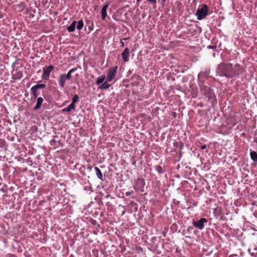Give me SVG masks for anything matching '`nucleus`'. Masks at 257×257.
Masks as SVG:
<instances>
[{"instance_id": "nucleus-20", "label": "nucleus", "mask_w": 257, "mask_h": 257, "mask_svg": "<svg viewBox=\"0 0 257 257\" xmlns=\"http://www.w3.org/2000/svg\"><path fill=\"white\" fill-rule=\"evenodd\" d=\"M105 79V75H101V76L98 77L96 81V84L97 85H99V84H101L104 81Z\"/></svg>"}, {"instance_id": "nucleus-25", "label": "nucleus", "mask_w": 257, "mask_h": 257, "mask_svg": "<svg viewBox=\"0 0 257 257\" xmlns=\"http://www.w3.org/2000/svg\"><path fill=\"white\" fill-rule=\"evenodd\" d=\"M208 48L210 49H214L216 48V46L209 45Z\"/></svg>"}, {"instance_id": "nucleus-16", "label": "nucleus", "mask_w": 257, "mask_h": 257, "mask_svg": "<svg viewBox=\"0 0 257 257\" xmlns=\"http://www.w3.org/2000/svg\"><path fill=\"white\" fill-rule=\"evenodd\" d=\"M75 105L73 103H71L67 107L64 108L62 109L63 112H70L72 109L75 110Z\"/></svg>"}, {"instance_id": "nucleus-14", "label": "nucleus", "mask_w": 257, "mask_h": 257, "mask_svg": "<svg viewBox=\"0 0 257 257\" xmlns=\"http://www.w3.org/2000/svg\"><path fill=\"white\" fill-rule=\"evenodd\" d=\"M76 23V21H74L69 26L67 27V29L69 32H73L75 31Z\"/></svg>"}, {"instance_id": "nucleus-21", "label": "nucleus", "mask_w": 257, "mask_h": 257, "mask_svg": "<svg viewBox=\"0 0 257 257\" xmlns=\"http://www.w3.org/2000/svg\"><path fill=\"white\" fill-rule=\"evenodd\" d=\"M83 26H84L83 21L82 20H79L78 22L77 29L78 30H81L83 28Z\"/></svg>"}, {"instance_id": "nucleus-32", "label": "nucleus", "mask_w": 257, "mask_h": 257, "mask_svg": "<svg viewBox=\"0 0 257 257\" xmlns=\"http://www.w3.org/2000/svg\"><path fill=\"white\" fill-rule=\"evenodd\" d=\"M89 30H91V27H89Z\"/></svg>"}, {"instance_id": "nucleus-24", "label": "nucleus", "mask_w": 257, "mask_h": 257, "mask_svg": "<svg viewBox=\"0 0 257 257\" xmlns=\"http://www.w3.org/2000/svg\"><path fill=\"white\" fill-rule=\"evenodd\" d=\"M133 191H127L126 192L125 194L126 196H130L131 194H132L133 193Z\"/></svg>"}, {"instance_id": "nucleus-26", "label": "nucleus", "mask_w": 257, "mask_h": 257, "mask_svg": "<svg viewBox=\"0 0 257 257\" xmlns=\"http://www.w3.org/2000/svg\"><path fill=\"white\" fill-rule=\"evenodd\" d=\"M206 148V145H202V146H201V149L202 150H204V149H205Z\"/></svg>"}, {"instance_id": "nucleus-11", "label": "nucleus", "mask_w": 257, "mask_h": 257, "mask_svg": "<svg viewBox=\"0 0 257 257\" xmlns=\"http://www.w3.org/2000/svg\"><path fill=\"white\" fill-rule=\"evenodd\" d=\"M145 185V180L143 178H138L137 180V187L141 190V191L143 192L144 187Z\"/></svg>"}, {"instance_id": "nucleus-10", "label": "nucleus", "mask_w": 257, "mask_h": 257, "mask_svg": "<svg viewBox=\"0 0 257 257\" xmlns=\"http://www.w3.org/2000/svg\"><path fill=\"white\" fill-rule=\"evenodd\" d=\"M122 59L124 62H127L129 60L130 50L126 48L121 54Z\"/></svg>"}, {"instance_id": "nucleus-5", "label": "nucleus", "mask_w": 257, "mask_h": 257, "mask_svg": "<svg viewBox=\"0 0 257 257\" xmlns=\"http://www.w3.org/2000/svg\"><path fill=\"white\" fill-rule=\"evenodd\" d=\"M54 67L52 65L48 66H45L43 68V74L42 75V78L48 80L50 78L51 72L54 70Z\"/></svg>"}, {"instance_id": "nucleus-29", "label": "nucleus", "mask_w": 257, "mask_h": 257, "mask_svg": "<svg viewBox=\"0 0 257 257\" xmlns=\"http://www.w3.org/2000/svg\"><path fill=\"white\" fill-rule=\"evenodd\" d=\"M88 169H89L90 170H91V169H92V167H88Z\"/></svg>"}, {"instance_id": "nucleus-8", "label": "nucleus", "mask_w": 257, "mask_h": 257, "mask_svg": "<svg viewBox=\"0 0 257 257\" xmlns=\"http://www.w3.org/2000/svg\"><path fill=\"white\" fill-rule=\"evenodd\" d=\"M208 222L207 220L205 218H202L198 221H193V225L196 228L201 230L204 227V223Z\"/></svg>"}, {"instance_id": "nucleus-22", "label": "nucleus", "mask_w": 257, "mask_h": 257, "mask_svg": "<svg viewBox=\"0 0 257 257\" xmlns=\"http://www.w3.org/2000/svg\"><path fill=\"white\" fill-rule=\"evenodd\" d=\"M79 101V97L77 94H75L73 96L72 98V100L71 103H73L75 104V103L78 102Z\"/></svg>"}, {"instance_id": "nucleus-23", "label": "nucleus", "mask_w": 257, "mask_h": 257, "mask_svg": "<svg viewBox=\"0 0 257 257\" xmlns=\"http://www.w3.org/2000/svg\"><path fill=\"white\" fill-rule=\"evenodd\" d=\"M156 170L159 173H163V169L162 167L160 165H157V166H156Z\"/></svg>"}, {"instance_id": "nucleus-33", "label": "nucleus", "mask_w": 257, "mask_h": 257, "mask_svg": "<svg viewBox=\"0 0 257 257\" xmlns=\"http://www.w3.org/2000/svg\"><path fill=\"white\" fill-rule=\"evenodd\" d=\"M89 30H91V27H89Z\"/></svg>"}, {"instance_id": "nucleus-17", "label": "nucleus", "mask_w": 257, "mask_h": 257, "mask_svg": "<svg viewBox=\"0 0 257 257\" xmlns=\"http://www.w3.org/2000/svg\"><path fill=\"white\" fill-rule=\"evenodd\" d=\"M94 169L96 171V174L98 178L101 180H103V175L100 170L97 167H95Z\"/></svg>"}, {"instance_id": "nucleus-30", "label": "nucleus", "mask_w": 257, "mask_h": 257, "mask_svg": "<svg viewBox=\"0 0 257 257\" xmlns=\"http://www.w3.org/2000/svg\"><path fill=\"white\" fill-rule=\"evenodd\" d=\"M255 142L257 143V137L255 139Z\"/></svg>"}, {"instance_id": "nucleus-2", "label": "nucleus", "mask_w": 257, "mask_h": 257, "mask_svg": "<svg viewBox=\"0 0 257 257\" xmlns=\"http://www.w3.org/2000/svg\"><path fill=\"white\" fill-rule=\"evenodd\" d=\"M245 71V68L243 67L241 65L238 64H236L234 66H233V65L231 64V67L229 74V78L236 77L238 76L243 74Z\"/></svg>"}, {"instance_id": "nucleus-12", "label": "nucleus", "mask_w": 257, "mask_h": 257, "mask_svg": "<svg viewBox=\"0 0 257 257\" xmlns=\"http://www.w3.org/2000/svg\"><path fill=\"white\" fill-rule=\"evenodd\" d=\"M44 101V99L42 97H40L37 98V103L35 106L34 107V110H38L40 109L41 105Z\"/></svg>"}, {"instance_id": "nucleus-31", "label": "nucleus", "mask_w": 257, "mask_h": 257, "mask_svg": "<svg viewBox=\"0 0 257 257\" xmlns=\"http://www.w3.org/2000/svg\"><path fill=\"white\" fill-rule=\"evenodd\" d=\"M134 189H135V190H138V189L136 188V187H134Z\"/></svg>"}, {"instance_id": "nucleus-4", "label": "nucleus", "mask_w": 257, "mask_h": 257, "mask_svg": "<svg viewBox=\"0 0 257 257\" xmlns=\"http://www.w3.org/2000/svg\"><path fill=\"white\" fill-rule=\"evenodd\" d=\"M205 90L203 89V88H201L202 93L205 95L206 97L208 98L209 100H211L212 103L215 102L216 103L217 100L215 98V95L213 90L210 88L208 87H204Z\"/></svg>"}, {"instance_id": "nucleus-15", "label": "nucleus", "mask_w": 257, "mask_h": 257, "mask_svg": "<svg viewBox=\"0 0 257 257\" xmlns=\"http://www.w3.org/2000/svg\"><path fill=\"white\" fill-rule=\"evenodd\" d=\"M77 70V68H74L70 69L68 72L66 74H63L64 75L65 77L67 78L68 80H70L72 78V73L74 72Z\"/></svg>"}, {"instance_id": "nucleus-9", "label": "nucleus", "mask_w": 257, "mask_h": 257, "mask_svg": "<svg viewBox=\"0 0 257 257\" xmlns=\"http://www.w3.org/2000/svg\"><path fill=\"white\" fill-rule=\"evenodd\" d=\"M66 80H68L66 77H65L64 75L62 74H60L59 77L58 78V83L60 87L62 88H64L65 85V82Z\"/></svg>"}, {"instance_id": "nucleus-18", "label": "nucleus", "mask_w": 257, "mask_h": 257, "mask_svg": "<svg viewBox=\"0 0 257 257\" xmlns=\"http://www.w3.org/2000/svg\"><path fill=\"white\" fill-rule=\"evenodd\" d=\"M250 156L251 160L253 162L257 163V153L255 151H251Z\"/></svg>"}, {"instance_id": "nucleus-3", "label": "nucleus", "mask_w": 257, "mask_h": 257, "mask_svg": "<svg viewBox=\"0 0 257 257\" xmlns=\"http://www.w3.org/2000/svg\"><path fill=\"white\" fill-rule=\"evenodd\" d=\"M209 9L206 4H203L201 8H198L196 15L197 17V20H201L204 19L208 15Z\"/></svg>"}, {"instance_id": "nucleus-28", "label": "nucleus", "mask_w": 257, "mask_h": 257, "mask_svg": "<svg viewBox=\"0 0 257 257\" xmlns=\"http://www.w3.org/2000/svg\"><path fill=\"white\" fill-rule=\"evenodd\" d=\"M165 2H166V0H162V4L163 5H164V4H165Z\"/></svg>"}, {"instance_id": "nucleus-1", "label": "nucleus", "mask_w": 257, "mask_h": 257, "mask_svg": "<svg viewBox=\"0 0 257 257\" xmlns=\"http://www.w3.org/2000/svg\"><path fill=\"white\" fill-rule=\"evenodd\" d=\"M231 67V63H222L218 65L216 72L220 76H224L229 78Z\"/></svg>"}, {"instance_id": "nucleus-19", "label": "nucleus", "mask_w": 257, "mask_h": 257, "mask_svg": "<svg viewBox=\"0 0 257 257\" xmlns=\"http://www.w3.org/2000/svg\"><path fill=\"white\" fill-rule=\"evenodd\" d=\"M107 82L108 81H106L104 82V83H103L101 85H100L98 87V89H108L110 87V85L108 84Z\"/></svg>"}, {"instance_id": "nucleus-7", "label": "nucleus", "mask_w": 257, "mask_h": 257, "mask_svg": "<svg viewBox=\"0 0 257 257\" xmlns=\"http://www.w3.org/2000/svg\"><path fill=\"white\" fill-rule=\"evenodd\" d=\"M45 87L46 85L44 84H38L32 87V88H31V91L35 99L38 98V90L40 89L44 88Z\"/></svg>"}, {"instance_id": "nucleus-27", "label": "nucleus", "mask_w": 257, "mask_h": 257, "mask_svg": "<svg viewBox=\"0 0 257 257\" xmlns=\"http://www.w3.org/2000/svg\"><path fill=\"white\" fill-rule=\"evenodd\" d=\"M120 44H121V46L122 47H123L124 46V42H122V41H120Z\"/></svg>"}, {"instance_id": "nucleus-13", "label": "nucleus", "mask_w": 257, "mask_h": 257, "mask_svg": "<svg viewBox=\"0 0 257 257\" xmlns=\"http://www.w3.org/2000/svg\"><path fill=\"white\" fill-rule=\"evenodd\" d=\"M108 7V4L104 5L101 9V16L102 20H104L107 16L106 11Z\"/></svg>"}, {"instance_id": "nucleus-6", "label": "nucleus", "mask_w": 257, "mask_h": 257, "mask_svg": "<svg viewBox=\"0 0 257 257\" xmlns=\"http://www.w3.org/2000/svg\"><path fill=\"white\" fill-rule=\"evenodd\" d=\"M117 71V66L111 67L109 69L107 75L106 77V80L108 82H111L116 76Z\"/></svg>"}]
</instances>
